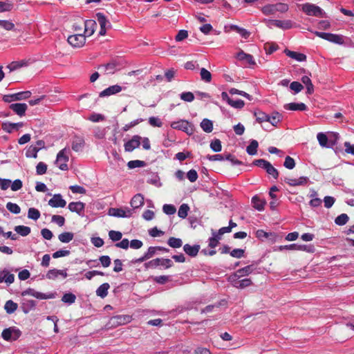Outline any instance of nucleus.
Masks as SVG:
<instances>
[{"label":"nucleus","mask_w":354,"mask_h":354,"mask_svg":"<svg viewBox=\"0 0 354 354\" xmlns=\"http://www.w3.org/2000/svg\"><path fill=\"white\" fill-rule=\"evenodd\" d=\"M189 210V207L187 204L183 203L182 204L178 212V215L181 218H185L187 216L188 212Z\"/></svg>","instance_id":"a19ab883"},{"label":"nucleus","mask_w":354,"mask_h":354,"mask_svg":"<svg viewBox=\"0 0 354 354\" xmlns=\"http://www.w3.org/2000/svg\"><path fill=\"white\" fill-rule=\"evenodd\" d=\"M283 107L285 109L290 111H306L307 109L306 105L303 102L286 104Z\"/></svg>","instance_id":"5701e85b"},{"label":"nucleus","mask_w":354,"mask_h":354,"mask_svg":"<svg viewBox=\"0 0 354 354\" xmlns=\"http://www.w3.org/2000/svg\"><path fill=\"white\" fill-rule=\"evenodd\" d=\"M74 234L73 232H65L63 233H61L58 236V239L59 241L62 243H67L71 241L73 239Z\"/></svg>","instance_id":"c756f323"},{"label":"nucleus","mask_w":354,"mask_h":354,"mask_svg":"<svg viewBox=\"0 0 354 354\" xmlns=\"http://www.w3.org/2000/svg\"><path fill=\"white\" fill-rule=\"evenodd\" d=\"M67 41L72 46L80 48L85 44L86 35L83 34L71 35L68 37Z\"/></svg>","instance_id":"0eeeda50"},{"label":"nucleus","mask_w":354,"mask_h":354,"mask_svg":"<svg viewBox=\"0 0 354 354\" xmlns=\"http://www.w3.org/2000/svg\"><path fill=\"white\" fill-rule=\"evenodd\" d=\"M261 11L265 15H271L277 12V8L275 4H268L262 7Z\"/></svg>","instance_id":"c9c22d12"},{"label":"nucleus","mask_w":354,"mask_h":354,"mask_svg":"<svg viewBox=\"0 0 354 354\" xmlns=\"http://www.w3.org/2000/svg\"><path fill=\"white\" fill-rule=\"evenodd\" d=\"M283 166L288 169H292L295 167V160L290 156H286L283 162Z\"/></svg>","instance_id":"0e129e2a"},{"label":"nucleus","mask_w":354,"mask_h":354,"mask_svg":"<svg viewBox=\"0 0 354 354\" xmlns=\"http://www.w3.org/2000/svg\"><path fill=\"white\" fill-rule=\"evenodd\" d=\"M109 214L115 217L127 218L131 217L133 214V210L126 207L122 208H110L109 210Z\"/></svg>","instance_id":"423d86ee"},{"label":"nucleus","mask_w":354,"mask_h":354,"mask_svg":"<svg viewBox=\"0 0 354 354\" xmlns=\"http://www.w3.org/2000/svg\"><path fill=\"white\" fill-rule=\"evenodd\" d=\"M349 220V217L346 214H341L335 219V223L338 225H345Z\"/></svg>","instance_id":"c03bdc74"},{"label":"nucleus","mask_w":354,"mask_h":354,"mask_svg":"<svg viewBox=\"0 0 354 354\" xmlns=\"http://www.w3.org/2000/svg\"><path fill=\"white\" fill-rule=\"evenodd\" d=\"M75 299H76V296L73 294V293H65L62 298V301L64 303H68V304H73L75 301Z\"/></svg>","instance_id":"5fc2aeb1"},{"label":"nucleus","mask_w":354,"mask_h":354,"mask_svg":"<svg viewBox=\"0 0 354 354\" xmlns=\"http://www.w3.org/2000/svg\"><path fill=\"white\" fill-rule=\"evenodd\" d=\"M236 58L249 65H254L256 64L252 55L245 53L243 50H240L236 54Z\"/></svg>","instance_id":"4468645a"},{"label":"nucleus","mask_w":354,"mask_h":354,"mask_svg":"<svg viewBox=\"0 0 354 354\" xmlns=\"http://www.w3.org/2000/svg\"><path fill=\"white\" fill-rule=\"evenodd\" d=\"M328 41L337 44H344V39L342 35L330 33Z\"/></svg>","instance_id":"6e6d98bb"},{"label":"nucleus","mask_w":354,"mask_h":354,"mask_svg":"<svg viewBox=\"0 0 354 354\" xmlns=\"http://www.w3.org/2000/svg\"><path fill=\"white\" fill-rule=\"evenodd\" d=\"M110 286L108 283H104L100 285L97 289L96 290V295L101 298H104L108 295V290L109 289Z\"/></svg>","instance_id":"c85d7f7f"},{"label":"nucleus","mask_w":354,"mask_h":354,"mask_svg":"<svg viewBox=\"0 0 354 354\" xmlns=\"http://www.w3.org/2000/svg\"><path fill=\"white\" fill-rule=\"evenodd\" d=\"M59 275L62 276V278L67 277V273L64 270L52 269L48 271L46 277L48 279H55Z\"/></svg>","instance_id":"6ab92c4d"},{"label":"nucleus","mask_w":354,"mask_h":354,"mask_svg":"<svg viewBox=\"0 0 354 354\" xmlns=\"http://www.w3.org/2000/svg\"><path fill=\"white\" fill-rule=\"evenodd\" d=\"M113 324L123 325L130 322L131 317L129 315H116L111 318Z\"/></svg>","instance_id":"a878e982"},{"label":"nucleus","mask_w":354,"mask_h":354,"mask_svg":"<svg viewBox=\"0 0 354 354\" xmlns=\"http://www.w3.org/2000/svg\"><path fill=\"white\" fill-rule=\"evenodd\" d=\"M142 137L138 135L133 136L131 140L124 143V150L127 152H131L139 147L141 143Z\"/></svg>","instance_id":"1a4fd4ad"},{"label":"nucleus","mask_w":354,"mask_h":354,"mask_svg":"<svg viewBox=\"0 0 354 354\" xmlns=\"http://www.w3.org/2000/svg\"><path fill=\"white\" fill-rule=\"evenodd\" d=\"M284 53L288 57L297 61L304 62L306 60V55L303 53L292 51L288 49H285Z\"/></svg>","instance_id":"412c9836"},{"label":"nucleus","mask_w":354,"mask_h":354,"mask_svg":"<svg viewBox=\"0 0 354 354\" xmlns=\"http://www.w3.org/2000/svg\"><path fill=\"white\" fill-rule=\"evenodd\" d=\"M146 165V162L142 160H130L127 163V167L129 169H134L136 167H142Z\"/></svg>","instance_id":"a18cd8bd"},{"label":"nucleus","mask_w":354,"mask_h":354,"mask_svg":"<svg viewBox=\"0 0 354 354\" xmlns=\"http://www.w3.org/2000/svg\"><path fill=\"white\" fill-rule=\"evenodd\" d=\"M252 203L254 208L259 211H262L264 209L266 201L256 195L252 198Z\"/></svg>","instance_id":"4be33fe9"},{"label":"nucleus","mask_w":354,"mask_h":354,"mask_svg":"<svg viewBox=\"0 0 354 354\" xmlns=\"http://www.w3.org/2000/svg\"><path fill=\"white\" fill-rule=\"evenodd\" d=\"M231 279L233 286L237 288H244L250 286L252 283V280L249 278L240 279V278L238 277H233V279Z\"/></svg>","instance_id":"f8f14e48"},{"label":"nucleus","mask_w":354,"mask_h":354,"mask_svg":"<svg viewBox=\"0 0 354 354\" xmlns=\"http://www.w3.org/2000/svg\"><path fill=\"white\" fill-rule=\"evenodd\" d=\"M302 10L307 15L309 16H314V17H324L325 12L323 11V10L319 7L318 6H316L315 4L312 3H305L302 6Z\"/></svg>","instance_id":"f257e3e1"},{"label":"nucleus","mask_w":354,"mask_h":354,"mask_svg":"<svg viewBox=\"0 0 354 354\" xmlns=\"http://www.w3.org/2000/svg\"><path fill=\"white\" fill-rule=\"evenodd\" d=\"M167 244L173 248H179L183 245V241L179 238L170 237L167 241Z\"/></svg>","instance_id":"58836bf2"},{"label":"nucleus","mask_w":354,"mask_h":354,"mask_svg":"<svg viewBox=\"0 0 354 354\" xmlns=\"http://www.w3.org/2000/svg\"><path fill=\"white\" fill-rule=\"evenodd\" d=\"M47 165L43 162H39L36 166V172L37 175H43L46 173Z\"/></svg>","instance_id":"bf43d9fd"},{"label":"nucleus","mask_w":354,"mask_h":354,"mask_svg":"<svg viewBox=\"0 0 354 354\" xmlns=\"http://www.w3.org/2000/svg\"><path fill=\"white\" fill-rule=\"evenodd\" d=\"M6 208L11 213H13V214H18L21 212L20 207L17 204L13 203H11V202L7 203Z\"/></svg>","instance_id":"09e8293b"},{"label":"nucleus","mask_w":354,"mask_h":354,"mask_svg":"<svg viewBox=\"0 0 354 354\" xmlns=\"http://www.w3.org/2000/svg\"><path fill=\"white\" fill-rule=\"evenodd\" d=\"M201 127L206 133H210L213 130V122L207 118H205L201 122Z\"/></svg>","instance_id":"7c9ffc66"},{"label":"nucleus","mask_w":354,"mask_h":354,"mask_svg":"<svg viewBox=\"0 0 354 354\" xmlns=\"http://www.w3.org/2000/svg\"><path fill=\"white\" fill-rule=\"evenodd\" d=\"M279 48V46L275 43H266L264 45V49L266 54H272Z\"/></svg>","instance_id":"de8ad7c7"},{"label":"nucleus","mask_w":354,"mask_h":354,"mask_svg":"<svg viewBox=\"0 0 354 354\" xmlns=\"http://www.w3.org/2000/svg\"><path fill=\"white\" fill-rule=\"evenodd\" d=\"M23 126H24L23 122L5 123L3 124V129L8 133H11L14 130H19Z\"/></svg>","instance_id":"bb28decb"},{"label":"nucleus","mask_w":354,"mask_h":354,"mask_svg":"<svg viewBox=\"0 0 354 354\" xmlns=\"http://www.w3.org/2000/svg\"><path fill=\"white\" fill-rule=\"evenodd\" d=\"M48 205L52 207H64L66 205V201L62 198L61 194H57L48 201Z\"/></svg>","instance_id":"9d476101"},{"label":"nucleus","mask_w":354,"mask_h":354,"mask_svg":"<svg viewBox=\"0 0 354 354\" xmlns=\"http://www.w3.org/2000/svg\"><path fill=\"white\" fill-rule=\"evenodd\" d=\"M10 109L19 116H23L28 109L25 103H15L10 105Z\"/></svg>","instance_id":"ddd939ff"},{"label":"nucleus","mask_w":354,"mask_h":354,"mask_svg":"<svg viewBox=\"0 0 354 354\" xmlns=\"http://www.w3.org/2000/svg\"><path fill=\"white\" fill-rule=\"evenodd\" d=\"M18 305L17 303L12 300H8L6 302L4 309L8 314H12L17 310Z\"/></svg>","instance_id":"2f4dec72"},{"label":"nucleus","mask_w":354,"mask_h":354,"mask_svg":"<svg viewBox=\"0 0 354 354\" xmlns=\"http://www.w3.org/2000/svg\"><path fill=\"white\" fill-rule=\"evenodd\" d=\"M210 148L214 152H219L222 149L221 142L219 139H215L210 143Z\"/></svg>","instance_id":"3c124183"},{"label":"nucleus","mask_w":354,"mask_h":354,"mask_svg":"<svg viewBox=\"0 0 354 354\" xmlns=\"http://www.w3.org/2000/svg\"><path fill=\"white\" fill-rule=\"evenodd\" d=\"M254 115L256 117V120L259 123L267 122V120H268V115L263 111H255L254 113Z\"/></svg>","instance_id":"49530a36"},{"label":"nucleus","mask_w":354,"mask_h":354,"mask_svg":"<svg viewBox=\"0 0 354 354\" xmlns=\"http://www.w3.org/2000/svg\"><path fill=\"white\" fill-rule=\"evenodd\" d=\"M131 206L133 209L138 208L144 205V196L141 194H137L131 198Z\"/></svg>","instance_id":"393cba45"},{"label":"nucleus","mask_w":354,"mask_h":354,"mask_svg":"<svg viewBox=\"0 0 354 354\" xmlns=\"http://www.w3.org/2000/svg\"><path fill=\"white\" fill-rule=\"evenodd\" d=\"M280 250H303L306 251L308 252H314L315 247L313 245H297L295 243L286 245H281L279 247Z\"/></svg>","instance_id":"6e6552de"},{"label":"nucleus","mask_w":354,"mask_h":354,"mask_svg":"<svg viewBox=\"0 0 354 354\" xmlns=\"http://www.w3.org/2000/svg\"><path fill=\"white\" fill-rule=\"evenodd\" d=\"M109 236L113 241H118L122 237V234L119 231L111 230L109 232Z\"/></svg>","instance_id":"680f3d73"},{"label":"nucleus","mask_w":354,"mask_h":354,"mask_svg":"<svg viewBox=\"0 0 354 354\" xmlns=\"http://www.w3.org/2000/svg\"><path fill=\"white\" fill-rule=\"evenodd\" d=\"M160 259L156 258V259H154L153 260H151V261L145 263L144 264V266H145V269L156 268V267L160 266Z\"/></svg>","instance_id":"4d7b16f0"},{"label":"nucleus","mask_w":354,"mask_h":354,"mask_svg":"<svg viewBox=\"0 0 354 354\" xmlns=\"http://www.w3.org/2000/svg\"><path fill=\"white\" fill-rule=\"evenodd\" d=\"M266 172L271 175L274 179H277L279 177V171L270 163V165L266 169Z\"/></svg>","instance_id":"69168bd1"},{"label":"nucleus","mask_w":354,"mask_h":354,"mask_svg":"<svg viewBox=\"0 0 354 354\" xmlns=\"http://www.w3.org/2000/svg\"><path fill=\"white\" fill-rule=\"evenodd\" d=\"M68 160L69 158L66 153V149L64 148L57 153L55 163L61 170L67 171L68 169L67 165Z\"/></svg>","instance_id":"7ed1b4c3"},{"label":"nucleus","mask_w":354,"mask_h":354,"mask_svg":"<svg viewBox=\"0 0 354 354\" xmlns=\"http://www.w3.org/2000/svg\"><path fill=\"white\" fill-rule=\"evenodd\" d=\"M97 27V23L95 20L88 19L84 22V35L86 36H91Z\"/></svg>","instance_id":"2eb2a0df"},{"label":"nucleus","mask_w":354,"mask_h":354,"mask_svg":"<svg viewBox=\"0 0 354 354\" xmlns=\"http://www.w3.org/2000/svg\"><path fill=\"white\" fill-rule=\"evenodd\" d=\"M116 64L114 62L107 63L106 64L100 65L98 69L106 74H113L115 71Z\"/></svg>","instance_id":"cd10ccee"},{"label":"nucleus","mask_w":354,"mask_h":354,"mask_svg":"<svg viewBox=\"0 0 354 354\" xmlns=\"http://www.w3.org/2000/svg\"><path fill=\"white\" fill-rule=\"evenodd\" d=\"M68 208L71 212H76L79 215H81L84 210V203L80 201L71 202L68 204Z\"/></svg>","instance_id":"a211bd4d"},{"label":"nucleus","mask_w":354,"mask_h":354,"mask_svg":"<svg viewBox=\"0 0 354 354\" xmlns=\"http://www.w3.org/2000/svg\"><path fill=\"white\" fill-rule=\"evenodd\" d=\"M259 147V143L257 140H252L250 145L246 148V151L249 155L254 156L257 153V148Z\"/></svg>","instance_id":"72a5a7b5"},{"label":"nucleus","mask_w":354,"mask_h":354,"mask_svg":"<svg viewBox=\"0 0 354 354\" xmlns=\"http://www.w3.org/2000/svg\"><path fill=\"white\" fill-rule=\"evenodd\" d=\"M198 177V173L195 169H190L187 174V178L191 183L196 182Z\"/></svg>","instance_id":"774afa93"},{"label":"nucleus","mask_w":354,"mask_h":354,"mask_svg":"<svg viewBox=\"0 0 354 354\" xmlns=\"http://www.w3.org/2000/svg\"><path fill=\"white\" fill-rule=\"evenodd\" d=\"M12 96L15 101L26 100L31 96V92L29 91L19 92V93L12 94Z\"/></svg>","instance_id":"ea45409f"},{"label":"nucleus","mask_w":354,"mask_h":354,"mask_svg":"<svg viewBox=\"0 0 354 354\" xmlns=\"http://www.w3.org/2000/svg\"><path fill=\"white\" fill-rule=\"evenodd\" d=\"M41 214L40 212L34 207H30L28 211V217L30 219H32L34 221H37L39 218Z\"/></svg>","instance_id":"37998d69"},{"label":"nucleus","mask_w":354,"mask_h":354,"mask_svg":"<svg viewBox=\"0 0 354 354\" xmlns=\"http://www.w3.org/2000/svg\"><path fill=\"white\" fill-rule=\"evenodd\" d=\"M39 151L38 149L34 147L33 145L28 147L26 151V156L27 158H37V153Z\"/></svg>","instance_id":"79ce46f5"},{"label":"nucleus","mask_w":354,"mask_h":354,"mask_svg":"<svg viewBox=\"0 0 354 354\" xmlns=\"http://www.w3.org/2000/svg\"><path fill=\"white\" fill-rule=\"evenodd\" d=\"M84 146V140L82 137L75 136L72 142V149L76 152L82 151Z\"/></svg>","instance_id":"b1692460"},{"label":"nucleus","mask_w":354,"mask_h":354,"mask_svg":"<svg viewBox=\"0 0 354 354\" xmlns=\"http://www.w3.org/2000/svg\"><path fill=\"white\" fill-rule=\"evenodd\" d=\"M201 77L203 81L210 82L212 80L211 73L205 68H202L201 69Z\"/></svg>","instance_id":"8fccbe9b"},{"label":"nucleus","mask_w":354,"mask_h":354,"mask_svg":"<svg viewBox=\"0 0 354 354\" xmlns=\"http://www.w3.org/2000/svg\"><path fill=\"white\" fill-rule=\"evenodd\" d=\"M231 28L239 33L245 39H247L250 36V32L245 28H240L236 25L232 26Z\"/></svg>","instance_id":"603ef678"},{"label":"nucleus","mask_w":354,"mask_h":354,"mask_svg":"<svg viewBox=\"0 0 354 354\" xmlns=\"http://www.w3.org/2000/svg\"><path fill=\"white\" fill-rule=\"evenodd\" d=\"M213 236L209 239V247L211 248H215L219 243V241L221 238L216 234V231L212 230Z\"/></svg>","instance_id":"4c0bfd02"},{"label":"nucleus","mask_w":354,"mask_h":354,"mask_svg":"<svg viewBox=\"0 0 354 354\" xmlns=\"http://www.w3.org/2000/svg\"><path fill=\"white\" fill-rule=\"evenodd\" d=\"M0 26L6 30H12L15 26L10 21L0 19Z\"/></svg>","instance_id":"13d9d810"},{"label":"nucleus","mask_w":354,"mask_h":354,"mask_svg":"<svg viewBox=\"0 0 354 354\" xmlns=\"http://www.w3.org/2000/svg\"><path fill=\"white\" fill-rule=\"evenodd\" d=\"M171 127L174 129L181 130L189 136L194 133V125L187 120L174 122L171 124Z\"/></svg>","instance_id":"f03ea898"},{"label":"nucleus","mask_w":354,"mask_h":354,"mask_svg":"<svg viewBox=\"0 0 354 354\" xmlns=\"http://www.w3.org/2000/svg\"><path fill=\"white\" fill-rule=\"evenodd\" d=\"M15 231L22 236H28L30 232V227L25 225H17L15 227Z\"/></svg>","instance_id":"f704fd0d"},{"label":"nucleus","mask_w":354,"mask_h":354,"mask_svg":"<svg viewBox=\"0 0 354 354\" xmlns=\"http://www.w3.org/2000/svg\"><path fill=\"white\" fill-rule=\"evenodd\" d=\"M317 140L319 145L324 147H327V142L328 141V137L324 133H319L317 136Z\"/></svg>","instance_id":"052dcab7"},{"label":"nucleus","mask_w":354,"mask_h":354,"mask_svg":"<svg viewBox=\"0 0 354 354\" xmlns=\"http://www.w3.org/2000/svg\"><path fill=\"white\" fill-rule=\"evenodd\" d=\"M21 334V333L19 330L10 327L2 331L1 337L6 341H15L20 337Z\"/></svg>","instance_id":"39448f33"},{"label":"nucleus","mask_w":354,"mask_h":354,"mask_svg":"<svg viewBox=\"0 0 354 354\" xmlns=\"http://www.w3.org/2000/svg\"><path fill=\"white\" fill-rule=\"evenodd\" d=\"M200 250L199 245H191L189 244H185L183 246V250L190 257H194L197 256Z\"/></svg>","instance_id":"aec40b11"},{"label":"nucleus","mask_w":354,"mask_h":354,"mask_svg":"<svg viewBox=\"0 0 354 354\" xmlns=\"http://www.w3.org/2000/svg\"><path fill=\"white\" fill-rule=\"evenodd\" d=\"M301 82L306 86L307 93L312 94L314 92V86L310 79L308 76L305 75L301 77Z\"/></svg>","instance_id":"e433bc0d"},{"label":"nucleus","mask_w":354,"mask_h":354,"mask_svg":"<svg viewBox=\"0 0 354 354\" xmlns=\"http://www.w3.org/2000/svg\"><path fill=\"white\" fill-rule=\"evenodd\" d=\"M96 17L100 26V28H106V24H109V21H107L103 13L98 12L96 14Z\"/></svg>","instance_id":"864d4df0"},{"label":"nucleus","mask_w":354,"mask_h":354,"mask_svg":"<svg viewBox=\"0 0 354 354\" xmlns=\"http://www.w3.org/2000/svg\"><path fill=\"white\" fill-rule=\"evenodd\" d=\"M281 115L279 113L275 112L273 113L271 115H268L267 122H269L272 126L276 127L277 124L281 121Z\"/></svg>","instance_id":"473e14b6"},{"label":"nucleus","mask_w":354,"mask_h":354,"mask_svg":"<svg viewBox=\"0 0 354 354\" xmlns=\"http://www.w3.org/2000/svg\"><path fill=\"white\" fill-rule=\"evenodd\" d=\"M264 23L268 27L271 28L272 26H274L277 28L287 30L292 27V24L290 20H277V19H266L263 20Z\"/></svg>","instance_id":"20e7f679"},{"label":"nucleus","mask_w":354,"mask_h":354,"mask_svg":"<svg viewBox=\"0 0 354 354\" xmlns=\"http://www.w3.org/2000/svg\"><path fill=\"white\" fill-rule=\"evenodd\" d=\"M284 181L290 186L296 187L307 184L308 178L306 176H301L299 178H286Z\"/></svg>","instance_id":"9b49d317"},{"label":"nucleus","mask_w":354,"mask_h":354,"mask_svg":"<svg viewBox=\"0 0 354 354\" xmlns=\"http://www.w3.org/2000/svg\"><path fill=\"white\" fill-rule=\"evenodd\" d=\"M1 274H4L5 282L10 285L12 283L15 281V275L13 274L10 273L8 271L4 270L1 272Z\"/></svg>","instance_id":"e2e57ef3"},{"label":"nucleus","mask_w":354,"mask_h":354,"mask_svg":"<svg viewBox=\"0 0 354 354\" xmlns=\"http://www.w3.org/2000/svg\"><path fill=\"white\" fill-rule=\"evenodd\" d=\"M254 270L253 265L247 266L243 268L239 269L234 274V275L230 277V279H233V277L241 278L242 277L247 276L252 273Z\"/></svg>","instance_id":"dca6fc26"},{"label":"nucleus","mask_w":354,"mask_h":354,"mask_svg":"<svg viewBox=\"0 0 354 354\" xmlns=\"http://www.w3.org/2000/svg\"><path fill=\"white\" fill-rule=\"evenodd\" d=\"M121 91H122V86H120L118 84L111 86L105 88L104 90H103L102 92H100V97H103L114 95L118 93H120Z\"/></svg>","instance_id":"f3484780"},{"label":"nucleus","mask_w":354,"mask_h":354,"mask_svg":"<svg viewBox=\"0 0 354 354\" xmlns=\"http://www.w3.org/2000/svg\"><path fill=\"white\" fill-rule=\"evenodd\" d=\"M162 209H163L164 213H165L166 214H168V215H172V214H175V212L176 211V209L174 207V205H170V204L164 205Z\"/></svg>","instance_id":"338daca9"}]
</instances>
